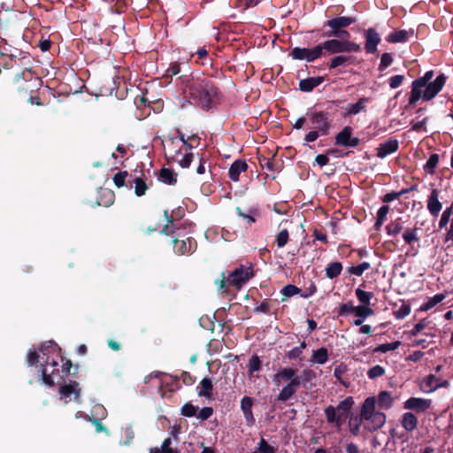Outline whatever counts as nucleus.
I'll use <instances>...</instances> for the list:
<instances>
[{"label":"nucleus","instance_id":"obj_31","mask_svg":"<svg viewBox=\"0 0 453 453\" xmlns=\"http://www.w3.org/2000/svg\"><path fill=\"white\" fill-rule=\"evenodd\" d=\"M158 180L165 184L173 185L177 182V174L171 169L162 168L158 175Z\"/></svg>","mask_w":453,"mask_h":453},{"label":"nucleus","instance_id":"obj_6","mask_svg":"<svg viewBox=\"0 0 453 453\" xmlns=\"http://www.w3.org/2000/svg\"><path fill=\"white\" fill-rule=\"evenodd\" d=\"M254 276L251 265H240L227 276L229 287L240 290Z\"/></svg>","mask_w":453,"mask_h":453},{"label":"nucleus","instance_id":"obj_36","mask_svg":"<svg viewBox=\"0 0 453 453\" xmlns=\"http://www.w3.org/2000/svg\"><path fill=\"white\" fill-rule=\"evenodd\" d=\"M342 271V265L340 262H333L329 264L326 268V275L329 279L336 278L341 274Z\"/></svg>","mask_w":453,"mask_h":453},{"label":"nucleus","instance_id":"obj_56","mask_svg":"<svg viewBox=\"0 0 453 453\" xmlns=\"http://www.w3.org/2000/svg\"><path fill=\"white\" fill-rule=\"evenodd\" d=\"M380 42V35L370 28V53H374L377 50V45Z\"/></svg>","mask_w":453,"mask_h":453},{"label":"nucleus","instance_id":"obj_54","mask_svg":"<svg viewBox=\"0 0 453 453\" xmlns=\"http://www.w3.org/2000/svg\"><path fill=\"white\" fill-rule=\"evenodd\" d=\"M346 372H347V366L343 364L337 365L334 371V377L337 379V380L340 383H342L343 385H346V381L343 380V375L345 374Z\"/></svg>","mask_w":453,"mask_h":453},{"label":"nucleus","instance_id":"obj_40","mask_svg":"<svg viewBox=\"0 0 453 453\" xmlns=\"http://www.w3.org/2000/svg\"><path fill=\"white\" fill-rule=\"evenodd\" d=\"M389 211V207L388 205H382L378 212H377V219H376V222L374 224V228L376 230H379L380 228V226L383 225L386 218H387V215Z\"/></svg>","mask_w":453,"mask_h":453},{"label":"nucleus","instance_id":"obj_21","mask_svg":"<svg viewBox=\"0 0 453 453\" xmlns=\"http://www.w3.org/2000/svg\"><path fill=\"white\" fill-rule=\"evenodd\" d=\"M248 164L245 160L237 159L229 167L228 177L232 181H238L240 174L246 172Z\"/></svg>","mask_w":453,"mask_h":453},{"label":"nucleus","instance_id":"obj_49","mask_svg":"<svg viewBox=\"0 0 453 453\" xmlns=\"http://www.w3.org/2000/svg\"><path fill=\"white\" fill-rule=\"evenodd\" d=\"M368 349L365 348V345H357L353 348V356L355 359L358 361H364L367 356Z\"/></svg>","mask_w":453,"mask_h":453},{"label":"nucleus","instance_id":"obj_29","mask_svg":"<svg viewBox=\"0 0 453 453\" xmlns=\"http://www.w3.org/2000/svg\"><path fill=\"white\" fill-rule=\"evenodd\" d=\"M297 390L298 389L292 386V384H290V382L288 381V383L280 391L279 395L276 397V400L279 402L285 403L290 398H292L296 395Z\"/></svg>","mask_w":453,"mask_h":453},{"label":"nucleus","instance_id":"obj_15","mask_svg":"<svg viewBox=\"0 0 453 453\" xmlns=\"http://www.w3.org/2000/svg\"><path fill=\"white\" fill-rule=\"evenodd\" d=\"M329 113L326 111H315L311 114V122L314 129L319 130L321 135H326L330 128Z\"/></svg>","mask_w":453,"mask_h":453},{"label":"nucleus","instance_id":"obj_1","mask_svg":"<svg viewBox=\"0 0 453 453\" xmlns=\"http://www.w3.org/2000/svg\"><path fill=\"white\" fill-rule=\"evenodd\" d=\"M434 72L430 70L411 82L408 98L409 105L414 106L420 100L431 101L441 91L446 83L447 76L444 73H440L434 79Z\"/></svg>","mask_w":453,"mask_h":453},{"label":"nucleus","instance_id":"obj_16","mask_svg":"<svg viewBox=\"0 0 453 453\" xmlns=\"http://www.w3.org/2000/svg\"><path fill=\"white\" fill-rule=\"evenodd\" d=\"M432 406V400L422 397H410L403 403V409L425 412Z\"/></svg>","mask_w":453,"mask_h":453},{"label":"nucleus","instance_id":"obj_58","mask_svg":"<svg viewBox=\"0 0 453 453\" xmlns=\"http://www.w3.org/2000/svg\"><path fill=\"white\" fill-rule=\"evenodd\" d=\"M197 407L193 405L192 403H185L181 408V414L185 417H194L196 415Z\"/></svg>","mask_w":453,"mask_h":453},{"label":"nucleus","instance_id":"obj_60","mask_svg":"<svg viewBox=\"0 0 453 453\" xmlns=\"http://www.w3.org/2000/svg\"><path fill=\"white\" fill-rule=\"evenodd\" d=\"M451 214H452V208L451 207H449V208H446L441 216V219H440V221H439V227L440 228H443L444 226H446L450 219V217H451Z\"/></svg>","mask_w":453,"mask_h":453},{"label":"nucleus","instance_id":"obj_24","mask_svg":"<svg viewBox=\"0 0 453 453\" xmlns=\"http://www.w3.org/2000/svg\"><path fill=\"white\" fill-rule=\"evenodd\" d=\"M398 149V142L395 139L388 140L380 144L377 148V156L384 158L389 154L395 152Z\"/></svg>","mask_w":453,"mask_h":453},{"label":"nucleus","instance_id":"obj_12","mask_svg":"<svg viewBox=\"0 0 453 453\" xmlns=\"http://www.w3.org/2000/svg\"><path fill=\"white\" fill-rule=\"evenodd\" d=\"M176 254L180 256L190 255L196 250L197 243L193 237H187L185 240H179L173 236L171 242Z\"/></svg>","mask_w":453,"mask_h":453},{"label":"nucleus","instance_id":"obj_35","mask_svg":"<svg viewBox=\"0 0 453 453\" xmlns=\"http://www.w3.org/2000/svg\"><path fill=\"white\" fill-rule=\"evenodd\" d=\"M403 229V225L400 219L391 221L386 226L387 234L390 236H395L399 234Z\"/></svg>","mask_w":453,"mask_h":453},{"label":"nucleus","instance_id":"obj_13","mask_svg":"<svg viewBox=\"0 0 453 453\" xmlns=\"http://www.w3.org/2000/svg\"><path fill=\"white\" fill-rule=\"evenodd\" d=\"M81 388L79 387V382L71 380L68 384H63L59 387L58 392L60 395V399L64 400L65 403H68L72 400V395H73V401L77 403H81Z\"/></svg>","mask_w":453,"mask_h":453},{"label":"nucleus","instance_id":"obj_63","mask_svg":"<svg viewBox=\"0 0 453 453\" xmlns=\"http://www.w3.org/2000/svg\"><path fill=\"white\" fill-rule=\"evenodd\" d=\"M174 379H181L183 383L187 386L193 385L196 381V378L188 372H182L180 376H174Z\"/></svg>","mask_w":453,"mask_h":453},{"label":"nucleus","instance_id":"obj_2","mask_svg":"<svg viewBox=\"0 0 453 453\" xmlns=\"http://www.w3.org/2000/svg\"><path fill=\"white\" fill-rule=\"evenodd\" d=\"M190 97L203 111H209L221 98V93L210 79L196 80L190 85Z\"/></svg>","mask_w":453,"mask_h":453},{"label":"nucleus","instance_id":"obj_61","mask_svg":"<svg viewBox=\"0 0 453 453\" xmlns=\"http://www.w3.org/2000/svg\"><path fill=\"white\" fill-rule=\"evenodd\" d=\"M180 73V65L177 62L172 63L170 66L165 70L164 77H173Z\"/></svg>","mask_w":453,"mask_h":453},{"label":"nucleus","instance_id":"obj_51","mask_svg":"<svg viewBox=\"0 0 453 453\" xmlns=\"http://www.w3.org/2000/svg\"><path fill=\"white\" fill-rule=\"evenodd\" d=\"M415 189V186L411 187L410 188V190H413ZM409 192V189H403L401 190L400 192H390V193H388L386 194L383 198H382V201L384 203H389V202H392L395 199H398L403 194H405Z\"/></svg>","mask_w":453,"mask_h":453},{"label":"nucleus","instance_id":"obj_19","mask_svg":"<svg viewBox=\"0 0 453 453\" xmlns=\"http://www.w3.org/2000/svg\"><path fill=\"white\" fill-rule=\"evenodd\" d=\"M321 47V52L324 50L329 54H336L348 51L349 49L345 47V42L337 39H331L319 44Z\"/></svg>","mask_w":453,"mask_h":453},{"label":"nucleus","instance_id":"obj_3","mask_svg":"<svg viewBox=\"0 0 453 453\" xmlns=\"http://www.w3.org/2000/svg\"><path fill=\"white\" fill-rule=\"evenodd\" d=\"M50 349L52 351L61 350V349L55 342H45L40 348V352L42 353V360L44 362V364L40 365L38 373L41 374L42 383L49 387H53L55 385L54 373L58 364L55 359H50L48 356Z\"/></svg>","mask_w":453,"mask_h":453},{"label":"nucleus","instance_id":"obj_38","mask_svg":"<svg viewBox=\"0 0 453 453\" xmlns=\"http://www.w3.org/2000/svg\"><path fill=\"white\" fill-rule=\"evenodd\" d=\"M408 39V32L405 30L395 31L388 35L387 41L389 42H404Z\"/></svg>","mask_w":453,"mask_h":453},{"label":"nucleus","instance_id":"obj_14","mask_svg":"<svg viewBox=\"0 0 453 453\" xmlns=\"http://www.w3.org/2000/svg\"><path fill=\"white\" fill-rule=\"evenodd\" d=\"M363 420H368V397L362 403L360 414L351 413L349 418V426L351 434H357Z\"/></svg>","mask_w":453,"mask_h":453},{"label":"nucleus","instance_id":"obj_5","mask_svg":"<svg viewBox=\"0 0 453 453\" xmlns=\"http://www.w3.org/2000/svg\"><path fill=\"white\" fill-rule=\"evenodd\" d=\"M356 20L351 17L339 16L327 20L324 27H328L330 30L325 33V35L328 37L340 38L342 40H349L350 35L348 31L344 30L345 27H349Z\"/></svg>","mask_w":453,"mask_h":453},{"label":"nucleus","instance_id":"obj_42","mask_svg":"<svg viewBox=\"0 0 453 453\" xmlns=\"http://www.w3.org/2000/svg\"><path fill=\"white\" fill-rule=\"evenodd\" d=\"M165 216L167 220V224L161 230V234L165 235H172L175 233L174 219L172 215L168 214L167 211H165Z\"/></svg>","mask_w":453,"mask_h":453},{"label":"nucleus","instance_id":"obj_57","mask_svg":"<svg viewBox=\"0 0 453 453\" xmlns=\"http://www.w3.org/2000/svg\"><path fill=\"white\" fill-rule=\"evenodd\" d=\"M368 268V262H363L356 266H350L348 268L349 274H355L357 276L362 275L365 270Z\"/></svg>","mask_w":453,"mask_h":453},{"label":"nucleus","instance_id":"obj_39","mask_svg":"<svg viewBox=\"0 0 453 453\" xmlns=\"http://www.w3.org/2000/svg\"><path fill=\"white\" fill-rule=\"evenodd\" d=\"M366 101L367 100L365 98H360L356 104H348L345 108L347 113L349 115L357 114L365 107Z\"/></svg>","mask_w":453,"mask_h":453},{"label":"nucleus","instance_id":"obj_9","mask_svg":"<svg viewBox=\"0 0 453 453\" xmlns=\"http://www.w3.org/2000/svg\"><path fill=\"white\" fill-rule=\"evenodd\" d=\"M289 56L296 60L313 62L322 56L321 47L319 44L311 49L295 47L291 50Z\"/></svg>","mask_w":453,"mask_h":453},{"label":"nucleus","instance_id":"obj_20","mask_svg":"<svg viewBox=\"0 0 453 453\" xmlns=\"http://www.w3.org/2000/svg\"><path fill=\"white\" fill-rule=\"evenodd\" d=\"M441 208L442 204L439 201V191L436 188H434L427 199V210L434 217H437L441 211Z\"/></svg>","mask_w":453,"mask_h":453},{"label":"nucleus","instance_id":"obj_26","mask_svg":"<svg viewBox=\"0 0 453 453\" xmlns=\"http://www.w3.org/2000/svg\"><path fill=\"white\" fill-rule=\"evenodd\" d=\"M402 426L408 432H411L417 428L418 418L412 412H405L401 418Z\"/></svg>","mask_w":453,"mask_h":453},{"label":"nucleus","instance_id":"obj_32","mask_svg":"<svg viewBox=\"0 0 453 453\" xmlns=\"http://www.w3.org/2000/svg\"><path fill=\"white\" fill-rule=\"evenodd\" d=\"M131 184L134 185V189L136 196H142L149 190V185L141 177H134ZM130 188H132V185H130Z\"/></svg>","mask_w":453,"mask_h":453},{"label":"nucleus","instance_id":"obj_4","mask_svg":"<svg viewBox=\"0 0 453 453\" xmlns=\"http://www.w3.org/2000/svg\"><path fill=\"white\" fill-rule=\"evenodd\" d=\"M354 400L352 396H348L341 401L336 407L329 405L325 409V416L327 423L334 424L340 429L345 423L346 419L349 418Z\"/></svg>","mask_w":453,"mask_h":453},{"label":"nucleus","instance_id":"obj_28","mask_svg":"<svg viewBox=\"0 0 453 453\" xmlns=\"http://www.w3.org/2000/svg\"><path fill=\"white\" fill-rule=\"evenodd\" d=\"M212 390L213 384L211 379L205 377L200 381L197 394L199 396H204L211 399L212 397Z\"/></svg>","mask_w":453,"mask_h":453},{"label":"nucleus","instance_id":"obj_59","mask_svg":"<svg viewBox=\"0 0 453 453\" xmlns=\"http://www.w3.org/2000/svg\"><path fill=\"white\" fill-rule=\"evenodd\" d=\"M288 242V231L281 230L276 236V242L279 248L284 247Z\"/></svg>","mask_w":453,"mask_h":453},{"label":"nucleus","instance_id":"obj_34","mask_svg":"<svg viewBox=\"0 0 453 453\" xmlns=\"http://www.w3.org/2000/svg\"><path fill=\"white\" fill-rule=\"evenodd\" d=\"M301 377L303 381V388H311L312 380L317 378V373L315 371L310 368H305L302 371Z\"/></svg>","mask_w":453,"mask_h":453},{"label":"nucleus","instance_id":"obj_52","mask_svg":"<svg viewBox=\"0 0 453 453\" xmlns=\"http://www.w3.org/2000/svg\"><path fill=\"white\" fill-rule=\"evenodd\" d=\"M128 176L127 171H121L114 174L113 182L118 188H122L126 185V178Z\"/></svg>","mask_w":453,"mask_h":453},{"label":"nucleus","instance_id":"obj_48","mask_svg":"<svg viewBox=\"0 0 453 453\" xmlns=\"http://www.w3.org/2000/svg\"><path fill=\"white\" fill-rule=\"evenodd\" d=\"M401 342L399 341L392 342L389 343L380 344L374 349L375 352H388L389 350H395L400 346Z\"/></svg>","mask_w":453,"mask_h":453},{"label":"nucleus","instance_id":"obj_41","mask_svg":"<svg viewBox=\"0 0 453 453\" xmlns=\"http://www.w3.org/2000/svg\"><path fill=\"white\" fill-rule=\"evenodd\" d=\"M40 358L42 359V356H40L37 351L28 350L27 356V363L28 366L39 369L41 365Z\"/></svg>","mask_w":453,"mask_h":453},{"label":"nucleus","instance_id":"obj_64","mask_svg":"<svg viewBox=\"0 0 453 453\" xmlns=\"http://www.w3.org/2000/svg\"><path fill=\"white\" fill-rule=\"evenodd\" d=\"M429 321L427 319H422L418 323H417L411 331V334L412 336L418 335L427 325Z\"/></svg>","mask_w":453,"mask_h":453},{"label":"nucleus","instance_id":"obj_17","mask_svg":"<svg viewBox=\"0 0 453 453\" xmlns=\"http://www.w3.org/2000/svg\"><path fill=\"white\" fill-rule=\"evenodd\" d=\"M352 128L349 126L345 127L335 136V144L343 147H356L359 143L357 137H352Z\"/></svg>","mask_w":453,"mask_h":453},{"label":"nucleus","instance_id":"obj_43","mask_svg":"<svg viewBox=\"0 0 453 453\" xmlns=\"http://www.w3.org/2000/svg\"><path fill=\"white\" fill-rule=\"evenodd\" d=\"M438 163H439V155L432 154L429 157L428 160L426 161V165H424L425 172L429 174H434V169L436 168Z\"/></svg>","mask_w":453,"mask_h":453},{"label":"nucleus","instance_id":"obj_47","mask_svg":"<svg viewBox=\"0 0 453 453\" xmlns=\"http://www.w3.org/2000/svg\"><path fill=\"white\" fill-rule=\"evenodd\" d=\"M349 60L350 57L343 55L336 56L331 59L330 63L328 64V66L330 69H334L338 66L345 65L347 63L349 62Z\"/></svg>","mask_w":453,"mask_h":453},{"label":"nucleus","instance_id":"obj_25","mask_svg":"<svg viewBox=\"0 0 453 453\" xmlns=\"http://www.w3.org/2000/svg\"><path fill=\"white\" fill-rule=\"evenodd\" d=\"M375 403L381 408H390L393 403V397L390 393L382 391L380 393L377 400L374 397H370V409H373Z\"/></svg>","mask_w":453,"mask_h":453},{"label":"nucleus","instance_id":"obj_30","mask_svg":"<svg viewBox=\"0 0 453 453\" xmlns=\"http://www.w3.org/2000/svg\"><path fill=\"white\" fill-rule=\"evenodd\" d=\"M386 421V415L380 411H374L370 409V429H378L381 427Z\"/></svg>","mask_w":453,"mask_h":453},{"label":"nucleus","instance_id":"obj_8","mask_svg":"<svg viewBox=\"0 0 453 453\" xmlns=\"http://www.w3.org/2000/svg\"><path fill=\"white\" fill-rule=\"evenodd\" d=\"M297 370L291 367H281L274 375L273 382L280 384L282 382H290L292 386L299 389L301 386L303 387V381L301 375L296 374Z\"/></svg>","mask_w":453,"mask_h":453},{"label":"nucleus","instance_id":"obj_37","mask_svg":"<svg viewBox=\"0 0 453 453\" xmlns=\"http://www.w3.org/2000/svg\"><path fill=\"white\" fill-rule=\"evenodd\" d=\"M445 298L444 294H436L433 297L429 298L426 303L421 305L420 311H426L434 307L436 304L442 302Z\"/></svg>","mask_w":453,"mask_h":453},{"label":"nucleus","instance_id":"obj_45","mask_svg":"<svg viewBox=\"0 0 453 453\" xmlns=\"http://www.w3.org/2000/svg\"><path fill=\"white\" fill-rule=\"evenodd\" d=\"M403 239L407 244H411L419 240L417 228H407L403 234Z\"/></svg>","mask_w":453,"mask_h":453},{"label":"nucleus","instance_id":"obj_33","mask_svg":"<svg viewBox=\"0 0 453 453\" xmlns=\"http://www.w3.org/2000/svg\"><path fill=\"white\" fill-rule=\"evenodd\" d=\"M236 214L245 219L249 226H251L253 223L256 222V216L258 215V210L257 209H250L248 213H245L242 211L240 207H236L235 209Z\"/></svg>","mask_w":453,"mask_h":453},{"label":"nucleus","instance_id":"obj_62","mask_svg":"<svg viewBox=\"0 0 453 453\" xmlns=\"http://www.w3.org/2000/svg\"><path fill=\"white\" fill-rule=\"evenodd\" d=\"M411 312V307L408 304H402L395 311V316L398 319H402L408 316Z\"/></svg>","mask_w":453,"mask_h":453},{"label":"nucleus","instance_id":"obj_53","mask_svg":"<svg viewBox=\"0 0 453 453\" xmlns=\"http://www.w3.org/2000/svg\"><path fill=\"white\" fill-rule=\"evenodd\" d=\"M393 62V57L390 53H383L380 57V61L379 65V70L380 72L387 69Z\"/></svg>","mask_w":453,"mask_h":453},{"label":"nucleus","instance_id":"obj_22","mask_svg":"<svg viewBox=\"0 0 453 453\" xmlns=\"http://www.w3.org/2000/svg\"><path fill=\"white\" fill-rule=\"evenodd\" d=\"M425 109L420 108L416 111V117L411 121V130L416 132H426L428 117L424 114Z\"/></svg>","mask_w":453,"mask_h":453},{"label":"nucleus","instance_id":"obj_10","mask_svg":"<svg viewBox=\"0 0 453 453\" xmlns=\"http://www.w3.org/2000/svg\"><path fill=\"white\" fill-rule=\"evenodd\" d=\"M449 382L434 374L427 375L418 381V388L425 394L433 393L440 388H448Z\"/></svg>","mask_w":453,"mask_h":453},{"label":"nucleus","instance_id":"obj_27","mask_svg":"<svg viewBox=\"0 0 453 453\" xmlns=\"http://www.w3.org/2000/svg\"><path fill=\"white\" fill-rule=\"evenodd\" d=\"M328 350L325 347H321L312 351L310 358L311 364L324 365L328 360Z\"/></svg>","mask_w":453,"mask_h":453},{"label":"nucleus","instance_id":"obj_18","mask_svg":"<svg viewBox=\"0 0 453 453\" xmlns=\"http://www.w3.org/2000/svg\"><path fill=\"white\" fill-rule=\"evenodd\" d=\"M253 403L254 400L250 396H244L241 400V410L243 413V417L248 426H252L256 422L252 412Z\"/></svg>","mask_w":453,"mask_h":453},{"label":"nucleus","instance_id":"obj_7","mask_svg":"<svg viewBox=\"0 0 453 453\" xmlns=\"http://www.w3.org/2000/svg\"><path fill=\"white\" fill-rule=\"evenodd\" d=\"M176 138L171 137L169 139L168 151L165 152V157L168 160L178 163L182 168L190 166L193 160L192 152H182V148H178Z\"/></svg>","mask_w":453,"mask_h":453},{"label":"nucleus","instance_id":"obj_46","mask_svg":"<svg viewBox=\"0 0 453 453\" xmlns=\"http://www.w3.org/2000/svg\"><path fill=\"white\" fill-rule=\"evenodd\" d=\"M301 292V288H297L295 285L288 284L283 287L280 290V293L284 296L281 301H285L286 298L294 296Z\"/></svg>","mask_w":453,"mask_h":453},{"label":"nucleus","instance_id":"obj_11","mask_svg":"<svg viewBox=\"0 0 453 453\" xmlns=\"http://www.w3.org/2000/svg\"><path fill=\"white\" fill-rule=\"evenodd\" d=\"M353 314L355 318L365 319L368 317V305L355 306L351 301L339 306L338 316L347 317Z\"/></svg>","mask_w":453,"mask_h":453},{"label":"nucleus","instance_id":"obj_50","mask_svg":"<svg viewBox=\"0 0 453 453\" xmlns=\"http://www.w3.org/2000/svg\"><path fill=\"white\" fill-rule=\"evenodd\" d=\"M271 305L272 301L269 299H265L258 306L254 308L253 311L255 313L269 314L271 313Z\"/></svg>","mask_w":453,"mask_h":453},{"label":"nucleus","instance_id":"obj_23","mask_svg":"<svg viewBox=\"0 0 453 453\" xmlns=\"http://www.w3.org/2000/svg\"><path fill=\"white\" fill-rule=\"evenodd\" d=\"M324 81L325 78L323 76L309 77L306 79H303L299 81V89L302 92H311L316 87L323 83Z\"/></svg>","mask_w":453,"mask_h":453},{"label":"nucleus","instance_id":"obj_55","mask_svg":"<svg viewBox=\"0 0 453 453\" xmlns=\"http://www.w3.org/2000/svg\"><path fill=\"white\" fill-rule=\"evenodd\" d=\"M257 450L260 453H275L276 452V449L274 447L271 446L270 444H268V442L264 438H261V440L259 441L258 445H257Z\"/></svg>","mask_w":453,"mask_h":453},{"label":"nucleus","instance_id":"obj_44","mask_svg":"<svg viewBox=\"0 0 453 453\" xmlns=\"http://www.w3.org/2000/svg\"><path fill=\"white\" fill-rule=\"evenodd\" d=\"M262 368V362L257 355H253L249 360L248 372L250 375L255 372H259Z\"/></svg>","mask_w":453,"mask_h":453}]
</instances>
